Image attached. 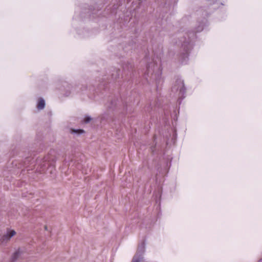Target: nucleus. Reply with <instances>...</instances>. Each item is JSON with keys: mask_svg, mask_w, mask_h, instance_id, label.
<instances>
[{"mask_svg": "<svg viewBox=\"0 0 262 262\" xmlns=\"http://www.w3.org/2000/svg\"><path fill=\"white\" fill-rule=\"evenodd\" d=\"M16 234V232L13 230H10L7 231V233L6 235H4L3 237V242L9 240L12 236H13Z\"/></svg>", "mask_w": 262, "mask_h": 262, "instance_id": "obj_1", "label": "nucleus"}, {"mask_svg": "<svg viewBox=\"0 0 262 262\" xmlns=\"http://www.w3.org/2000/svg\"><path fill=\"white\" fill-rule=\"evenodd\" d=\"M177 84L178 85L177 90H179L180 92L183 91V88L184 87V82L183 81L181 80H178L176 81Z\"/></svg>", "mask_w": 262, "mask_h": 262, "instance_id": "obj_2", "label": "nucleus"}, {"mask_svg": "<svg viewBox=\"0 0 262 262\" xmlns=\"http://www.w3.org/2000/svg\"><path fill=\"white\" fill-rule=\"evenodd\" d=\"M45 105V101L42 98H40L38 100L37 104V108L38 110H42L44 108Z\"/></svg>", "mask_w": 262, "mask_h": 262, "instance_id": "obj_3", "label": "nucleus"}, {"mask_svg": "<svg viewBox=\"0 0 262 262\" xmlns=\"http://www.w3.org/2000/svg\"><path fill=\"white\" fill-rule=\"evenodd\" d=\"M19 251H16L13 255L12 257V261H15L17 258V257H18V256L19 255Z\"/></svg>", "mask_w": 262, "mask_h": 262, "instance_id": "obj_4", "label": "nucleus"}, {"mask_svg": "<svg viewBox=\"0 0 262 262\" xmlns=\"http://www.w3.org/2000/svg\"><path fill=\"white\" fill-rule=\"evenodd\" d=\"M139 261H140V259L139 258H138L137 257L136 255L134 256V257H133V260L132 261V262H139Z\"/></svg>", "mask_w": 262, "mask_h": 262, "instance_id": "obj_5", "label": "nucleus"}, {"mask_svg": "<svg viewBox=\"0 0 262 262\" xmlns=\"http://www.w3.org/2000/svg\"><path fill=\"white\" fill-rule=\"evenodd\" d=\"M91 120V118L90 117H85L84 119V121L85 123L89 122Z\"/></svg>", "mask_w": 262, "mask_h": 262, "instance_id": "obj_6", "label": "nucleus"}, {"mask_svg": "<svg viewBox=\"0 0 262 262\" xmlns=\"http://www.w3.org/2000/svg\"><path fill=\"white\" fill-rule=\"evenodd\" d=\"M140 248H141V249L142 250L144 249V243H143L142 244V245H141V246H139V247H138V250H139V249H140Z\"/></svg>", "mask_w": 262, "mask_h": 262, "instance_id": "obj_7", "label": "nucleus"}, {"mask_svg": "<svg viewBox=\"0 0 262 262\" xmlns=\"http://www.w3.org/2000/svg\"><path fill=\"white\" fill-rule=\"evenodd\" d=\"M75 132H76V133H83V130H77V131H75Z\"/></svg>", "mask_w": 262, "mask_h": 262, "instance_id": "obj_8", "label": "nucleus"}]
</instances>
